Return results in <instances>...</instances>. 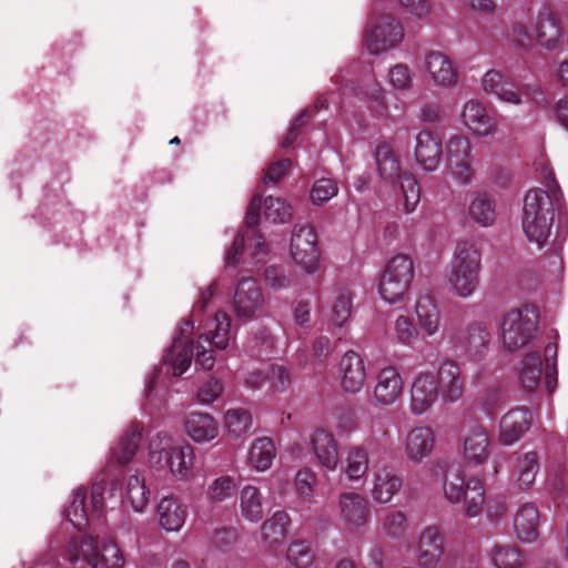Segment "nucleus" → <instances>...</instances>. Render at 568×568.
<instances>
[{"label": "nucleus", "instance_id": "58", "mask_svg": "<svg viewBox=\"0 0 568 568\" xmlns=\"http://www.w3.org/2000/svg\"><path fill=\"white\" fill-rule=\"evenodd\" d=\"M447 160L457 161L471 156V146L469 140L460 134L452 135L446 142Z\"/></svg>", "mask_w": 568, "mask_h": 568}, {"label": "nucleus", "instance_id": "48", "mask_svg": "<svg viewBox=\"0 0 568 568\" xmlns=\"http://www.w3.org/2000/svg\"><path fill=\"white\" fill-rule=\"evenodd\" d=\"M539 469L537 455L526 453L516 459L514 473L517 477V484L520 488H529L537 476Z\"/></svg>", "mask_w": 568, "mask_h": 568}, {"label": "nucleus", "instance_id": "38", "mask_svg": "<svg viewBox=\"0 0 568 568\" xmlns=\"http://www.w3.org/2000/svg\"><path fill=\"white\" fill-rule=\"evenodd\" d=\"M240 511L244 519L257 523L263 518V496L255 486H244L240 493Z\"/></svg>", "mask_w": 568, "mask_h": 568}, {"label": "nucleus", "instance_id": "49", "mask_svg": "<svg viewBox=\"0 0 568 568\" xmlns=\"http://www.w3.org/2000/svg\"><path fill=\"white\" fill-rule=\"evenodd\" d=\"M539 88L534 84H516L513 81L503 90L501 94L497 99L501 103L510 105H520L529 101V99L539 94Z\"/></svg>", "mask_w": 568, "mask_h": 568}, {"label": "nucleus", "instance_id": "61", "mask_svg": "<svg viewBox=\"0 0 568 568\" xmlns=\"http://www.w3.org/2000/svg\"><path fill=\"white\" fill-rule=\"evenodd\" d=\"M212 545L220 550L232 549L237 542V532L234 528H217L211 537Z\"/></svg>", "mask_w": 568, "mask_h": 568}, {"label": "nucleus", "instance_id": "19", "mask_svg": "<svg viewBox=\"0 0 568 568\" xmlns=\"http://www.w3.org/2000/svg\"><path fill=\"white\" fill-rule=\"evenodd\" d=\"M404 454L414 465L426 460L435 447V434L429 426L412 428L403 439Z\"/></svg>", "mask_w": 568, "mask_h": 568}, {"label": "nucleus", "instance_id": "44", "mask_svg": "<svg viewBox=\"0 0 568 568\" xmlns=\"http://www.w3.org/2000/svg\"><path fill=\"white\" fill-rule=\"evenodd\" d=\"M149 501V491L146 490L143 477L132 475L128 478L122 503L130 505L132 509L140 513Z\"/></svg>", "mask_w": 568, "mask_h": 568}, {"label": "nucleus", "instance_id": "15", "mask_svg": "<svg viewBox=\"0 0 568 568\" xmlns=\"http://www.w3.org/2000/svg\"><path fill=\"white\" fill-rule=\"evenodd\" d=\"M439 397L434 373L422 371L414 375L409 387L410 412L420 416L427 413Z\"/></svg>", "mask_w": 568, "mask_h": 568}, {"label": "nucleus", "instance_id": "2", "mask_svg": "<svg viewBox=\"0 0 568 568\" xmlns=\"http://www.w3.org/2000/svg\"><path fill=\"white\" fill-rule=\"evenodd\" d=\"M149 465L156 471H168L178 481H190L196 462L190 444H178L166 433H158L149 443Z\"/></svg>", "mask_w": 568, "mask_h": 568}, {"label": "nucleus", "instance_id": "6", "mask_svg": "<svg viewBox=\"0 0 568 568\" xmlns=\"http://www.w3.org/2000/svg\"><path fill=\"white\" fill-rule=\"evenodd\" d=\"M414 280L413 261L404 254L390 257L379 277L378 294L388 304L402 303Z\"/></svg>", "mask_w": 568, "mask_h": 568}, {"label": "nucleus", "instance_id": "20", "mask_svg": "<svg viewBox=\"0 0 568 568\" xmlns=\"http://www.w3.org/2000/svg\"><path fill=\"white\" fill-rule=\"evenodd\" d=\"M339 384L348 394L359 393L367 379L365 362L362 356L353 351L345 353L339 362Z\"/></svg>", "mask_w": 568, "mask_h": 568}, {"label": "nucleus", "instance_id": "9", "mask_svg": "<svg viewBox=\"0 0 568 568\" xmlns=\"http://www.w3.org/2000/svg\"><path fill=\"white\" fill-rule=\"evenodd\" d=\"M79 555L91 568H125V557L118 544L110 538L82 536Z\"/></svg>", "mask_w": 568, "mask_h": 568}, {"label": "nucleus", "instance_id": "23", "mask_svg": "<svg viewBox=\"0 0 568 568\" xmlns=\"http://www.w3.org/2000/svg\"><path fill=\"white\" fill-rule=\"evenodd\" d=\"M156 521L166 532L180 531L187 518V506L179 497L169 495L163 497L156 506Z\"/></svg>", "mask_w": 568, "mask_h": 568}, {"label": "nucleus", "instance_id": "59", "mask_svg": "<svg viewBox=\"0 0 568 568\" xmlns=\"http://www.w3.org/2000/svg\"><path fill=\"white\" fill-rule=\"evenodd\" d=\"M222 393L223 386L221 382L211 377L201 384L196 394V399L202 405H211L222 395Z\"/></svg>", "mask_w": 568, "mask_h": 568}, {"label": "nucleus", "instance_id": "46", "mask_svg": "<svg viewBox=\"0 0 568 568\" xmlns=\"http://www.w3.org/2000/svg\"><path fill=\"white\" fill-rule=\"evenodd\" d=\"M489 557L495 568H521L524 565L520 550L510 544L495 545Z\"/></svg>", "mask_w": 568, "mask_h": 568}, {"label": "nucleus", "instance_id": "63", "mask_svg": "<svg viewBox=\"0 0 568 568\" xmlns=\"http://www.w3.org/2000/svg\"><path fill=\"white\" fill-rule=\"evenodd\" d=\"M546 364H545V383L548 392H552L556 385V357L557 346L548 344L545 349Z\"/></svg>", "mask_w": 568, "mask_h": 568}, {"label": "nucleus", "instance_id": "4", "mask_svg": "<svg viewBox=\"0 0 568 568\" xmlns=\"http://www.w3.org/2000/svg\"><path fill=\"white\" fill-rule=\"evenodd\" d=\"M375 162L382 180L390 183L395 180L399 181L402 210L405 214H412L420 201V191L415 176L409 172H402L400 162L387 143L377 146Z\"/></svg>", "mask_w": 568, "mask_h": 568}, {"label": "nucleus", "instance_id": "1", "mask_svg": "<svg viewBox=\"0 0 568 568\" xmlns=\"http://www.w3.org/2000/svg\"><path fill=\"white\" fill-rule=\"evenodd\" d=\"M564 205L562 193L554 183L549 191L529 190L524 199L521 226L528 241L541 247L549 239L555 220V211Z\"/></svg>", "mask_w": 568, "mask_h": 568}, {"label": "nucleus", "instance_id": "55", "mask_svg": "<svg viewBox=\"0 0 568 568\" xmlns=\"http://www.w3.org/2000/svg\"><path fill=\"white\" fill-rule=\"evenodd\" d=\"M511 80L499 70H488L481 79V89L486 94L499 98Z\"/></svg>", "mask_w": 568, "mask_h": 568}, {"label": "nucleus", "instance_id": "35", "mask_svg": "<svg viewBox=\"0 0 568 568\" xmlns=\"http://www.w3.org/2000/svg\"><path fill=\"white\" fill-rule=\"evenodd\" d=\"M143 428L139 424H132L120 438L116 446L111 449L110 462L120 466L129 464L138 452Z\"/></svg>", "mask_w": 568, "mask_h": 568}, {"label": "nucleus", "instance_id": "10", "mask_svg": "<svg viewBox=\"0 0 568 568\" xmlns=\"http://www.w3.org/2000/svg\"><path fill=\"white\" fill-rule=\"evenodd\" d=\"M290 255L294 266L304 274H314L320 270L321 253L314 227L303 225L294 227Z\"/></svg>", "mask_w": 568, "mask_h": 568}, {"label": "nucleus", "instance_id": "43", "mask_svg": "<svg viewBox=\"0 0 568 568\" xmlns=\"http://www.w3.org/2000/svg\"><path fill=\"white\" fill-rule=\"evenodd\" d=\"M237 484L234 477L221 475L206 487L205 497L211 504H221L235 496Z\"/></svg>", "mask_w": 568, "mask_h": 568}, {"label": "nucleus", "instance_id": "47", "mask_svg": "<svg viewBox=\"0 0 568 568\" xmlns=\"http://www.w3.org/2000/svg\"><path fill=\"white\" fill-rule=\"evenodd\" d=\"M542 362L538 354L530 353L525 356L519 368V383L527 392L534 390L541 376Z\"/></svg>", "mask_w": 568, "mask_h": 568}, {"label": "nucleus", "instance_id": "42", "mask_svg": "<svg viewBox=\"0 0 568 568\" xmlns=\"http://www.w3.org/2000/svg\"><path fill=\"white\" fill-rule=\"evenodd\" d=\"M285 557L291 568H312L316 561V554L312 545L300 539L288 544Z\"/></svg>", "mask_w": 568, "mask_h": 568}, {"label": "nucleus", "instance_id": "14", "mask_svg": "<svg viewBox=\"0 0 568 568\" xmlns=\"http://www.w3.org/2000/svg\"><path fill=\"white\" fill-rule=\"evenodd\" d=\"M459 120L462 124L477 138L493 136L498 131V120L491 115L484 102L469 99L464 102Z\"/></svg>", "mask_w": 568, "mask_h": 568}, {"label": "nucleus", "instance_id": "25", "mask_svg": "<svg viewBox=\"0 0 568 568\" xmlns=\"http://www.w3.org/2000/svg\"><path fill=\"white\" fill-rule=\"evenodd\" d=\"M403 395V379L395 367L382 368L376 376L373 396L381 406H389L400 399Z\"/></svg>", "mask_w": 568, "mask_h": 568}, {"label": "nucleus", "instance_id": "24", "mask_svg": "<svg viewBox=\"0 0 568 568\" xmlns=\"http://www.w3.org/2000/svg\"><path fill=\"white\" fill-rule=\"evenodd\" d=\"M183 430L195 444H206L220 435L217 420L209 413L192 412L183 418Z\"/></svg>", "mask_w": 568, "mask_h": 568}, {"label": "nucleus", "instance_id": "22", "mask_svg": "<svg viewBox=\"0 0 568 568\" xmlns=\"http://www.w3.org/2000/svg\"><path fill=\"white\" fill-rule=\"evenodd\" d=\"M444 541L435 527L425 528L416 545V562L418 568H437L444 556Z\"/></svg>", "mask_w": 568, "mask_h": 568}, {"label": "nucleus", "instance_id": "18", "mask_svg": "<svg viewBox=\"0 0 568 568\" xmlns=\"http://www.w3.org/2000/svg\"><path fill=\"white\" fill-rule=\"evenodd\" d=\"M463 456L466 463L483 465L489 456V437L487 429L479 424H471L462 434Z\"/></svg>", "mask_w": 568, "mask_h": 568}, {"label": "nucleus", "instance_id": "5", "mask_svg": "<svg viewBox=\"0 0 568 568\" xmlns=\"http://www.w3.org/2000/svg\"><path fill=\"white\" fill-rule=\"evenodd\" d=\"M234 338L232 318L227 313L217 312L213 318L207 321L205 333L197 341L195 347V363L205 371L215 365V351L225 349Z\"/></svg>", "mask_w": 568, "mask_h": 568}, {"label": "nucleus", "instance_id": "53", "mask_svg": "<svg viewBox=\"0 0 568 568\" xmlns=\"http://www.w3.org/2000/svg\"><path fill=\"white\" fill-rule=\"evenodd\" d=\"M338 193L337 182L331 178L316 180L310 191V197L314 205H324Z\"/></svg>", "mask_w": 568, "mask_h": 568}, {"label": "nucleus", "instance_id": "34", "mask_svg": "<svg viewBox=\"0 0 568 568\" xmlns=\"http://www.w3.org/2000/svg\"><path fill=\"white\" fill-rule=\"evenodd\" d=\"M415 314L419 329L425 336L430 337L438 333L440 314L433 296H420L416 302Z\"/></svg>", "mask_w": 568, "mask_h": 568}, {"label": "nucleus", "instance_id": "52", "mask_svg": "<svg viewBox=\"0 0 568 568\" xmlns=\"http://www.w3.org/2000/svg\"><path fill=\"white\" fill-rule=\"evenodd\" d=\"M393 334L395 339L407 346H412L419 339V329L413 320L406 315H399L394 322Z\"/></svg>", "mask_w": 568, "mask_h": 568}, {"label": "nucleus", "instance_id": "21", "mask_svg": "<svg viewBox=\"0 0 568 568\" xmlns=\"http://www.w3.org/2000/svg\"><path fill=\"white\" fill-rule=\"evenodd\" d=\"M443 142L442 138L430 131L422 130L416 135V145L414 156L417 164L425 171H435L442 160Z\"/></svg>", "mask_w": 568, "mask_h": 568}, {"label": "nucleus", "instance_id": "30", "mask_svg": "<svg viewBox=\"0 0 568 568\" xmlns=\"http://www.w3.org/2000/svg\"><path fill=\"white\" fill-rule=\"evenodd\" d=\"M310 446L323 468L329 471L337 469L339 465L338 447L334 436L328 430L315 429L311 435Z\"/></svg>", "mask_w": 568, "mask_h": 568}, {"label": "nucleus", "instance_id": "40", "mask_svg": "<svg viewBox=\"0 0 568 568\" xmlns=\"http://www.w3.org/2000/svg\"><path fill=\"white\" fill-rule=\"evenodd\" d=\"M369 465V456L361 446H349L344 459V474L352 481L365 478Z\"/></svg>", "mask_w": 568, "mask_h": 568}, {"label": "nucleus", "instance_id": "32", "mask_svg": "<svg viewBox=\"0 0 568 568\" xmlns=\"http://www.w3.org/2000/svg\"><path fill=\"white\" fill-rule=\"evenodd\" d=\"M538 43L548 51L564 44L565 33L559 20L550 12L540 13L536 27Z\"/></svg>", "mask_w": 568, "mask_h": 568}, {"label": "nucleus", "instance_id": "36", "mask_svg": "<svg viewBox=\"0 0 568 568\" xmlns=\"http://www.w3.org/2000/svg\"><path fill=\"white\" fill-rule=\"evenodd\" d=\"M246 240L248 241V247L252 251V255L257 260V262H261L262 258L266 255L267 247L260 234H256L253 231L248 233L240 232L226 252V265H235L237 263L239 256L242 253V248Z\"/></svg>", "mask_w": 568, "mask_h": 568}, {"label": "nucleus", "instance_id": "51", "mask_svg": "<svg viewBox=\"0 0 568 568\" xmlns=\"http://www.w3.org/2000/svg\"><path fill=\"white\" fill-rule=\"evenodd\" d=\"M87 494L84 488H78L73 494V499L67 510L69 521L79 530L83 529L89 520V511L85 505Z\"/></svg>", "mask_w": 568, "mask_h": 568}, {"label": "nucleus", "instance_id": "31", "mask_svg": "<svg viewBox=\"0 0 568 568\" xmlns=\"http://www.w3.org/2000/svg\"><path fill=\"white\" fill-rule=\"evenodd\" d=\"M291 518L284 511H277L267 518L260 528L261 542L266 549H276L288 536Z\"/></svg>", "mask_w": 568, "mask_h": 568}, {"label": "nucleus", "instance_id": "50", "mask_svg": "<svg viewBox=\"0 0 568 568\" xmlns=\"http://www.w3.org/2000/svg\"><path fill=\"white\" fill-rule=\"evenodd\" d=\"M263 214L272 223H286L291 221L293 210L282 197L270 195L263 202Z\"/></svg>", "mask_w": 568, "mask_h": 568}, {"label": "nucleus", "instance_id": "37", "mask_svg": "<svg viewBox=\"0 0 568 568\" xmlns=\"http://www.w3.org/2000/svg\"><path fill=\"white\" fill-rule=\"evenodd\" d=\"M277 455L274 442L267 437L255 439L248 448V465L256 471H266L273 465Z\"/></svg>", "mask_w": 568, "mask_h": 568}, {"label": "nucleus", "instance_id": "56", "mask_svg": "<svg viewBox=\"0 0 568 568\" xmlns=\"http://www.w3.org/2000/svg\"><path fill=\"white\" fill-rule=\"evenodd\" d=\"M265 379L273 393H284L291 385L290 372L282 365L270 366L265 373Z\"/></svg>", "mask_w": 568, "mask_h": 568}, {"label": "nucleus", "instance_id": "45", "mask_svg": "<svg viewBox=\"0 0 568 568\" xmlns=\"http://www.w3.org/2000/svg\"><path fill=\"white\" fill-rule=\"evenodd\" d=\"M223 425L231 437L241 438L252 426V415L244 408H230L223 415Z\"/></svg>", "mask_w": 568, "mask_h": 568}, {"label": "nucleus", "instance_id": "16", "mask_svg": "<svg viewBox=\"0 0 568 568\" xmlns=\"http://www.w3.org/2000/svg\"><path fill=\"white\" fill-rule=\"evenodd\" d=\"M193 331V323L191 321H183L181 327L173 338L171 347L164 355V363L170 365L172 373L180 376L186 372L195 358V353L191 348V334Z\"/></svg>", "mask_w": 568, "mask_h": 568}, {"label": "nucleus", "instance_id": "57", "mask_svg": "<svg viewBox=\"0 0 568 568\" xmlns=\"http://www.w3.org/2000/svg\"><path fill=\"white\" fill-rule=\"evenodd\" d=\"M317 483V477L311 468H303L295 475L294 487L296 494L305 500H310L313 496L314 488Z\"/></svg>", "mask_w": 568, "mask_h": 568}, {"label": "nucleus", "instance_id": "29", "mask_svg": "<svg viewBox=\"0 0 568 568\" xmlns=\"http://www.w3.org/2000/svg\"><path fill=\"white\" fill-rule=\"evenodd\" d=\"M434 375L438 385V394L445 402L454 403L463 397L462 371L456 363L452 361L442 363Z\"/></svg>", "mask_w": 568, "mask_h": 568}, {"label": "nucleus", "instance_id": "60", "mask_svg": "<svg viewBox=\"0 0 568 568\" xmlns=\"http://www.w3.org/2000/svg\"><path fill=\"white\" fill-rule=\"evenodd\" d=\"M385 532L392 538H398L407 528V519L400 511L389 513L383 523Z\"/></svg>", "mask_w": 568, "mask_h": 568}, {"label": "nucleus", "instance_id": "11", "mask_svg": "<svg viewBox=\"0 0 568 568\" xmlns=\"http://www.w3.org/2000/svg\"><path fill=\"white\" fill-rule=\"evenodd\" d=\"M338 515L344 530L363 534L369 523L371 506L358 493H343L338 496Z\"/></svg>", "mask_w": 568, "mask_h": 568}, {"label": "nucleus", "instance_id": "3", "mask_svg": "<svg viewBox=\"0 0 568 568\" xmlns=\"http://www.w3.org/2000/svg\"><path fill=\"white\" fill-rule=\"evenodd\" d=\"M481 255L475 244L459 242L448 264L446 281L449 291L464 300L469 298L478 288Z\"/></svg>", "mask_w": 568, "mask_h": 568}, {"label": "nucleus", "instance_id": "33", "mask_svg": "<svg viewBox=\"0 0 568 568\" xmlns=\"http://www.w3.org/2000/svg\"><path fill=\"white\" fill-rule=\"evenodd\" d=\"M490 339L488 327L483 323H474L465 329L462 343L466 354L479 361L487 354Z\"/></svg>", "mask_w": 568, "mask_h": 568}, {"label": "nucleus", "instance_id": "26", "mask_svg": "<svg viewBox=\"0 0 568 568\" xmlns=\"http://www.w3.org/2000/svg\"><path fill=\"white\" fill-rule=\"evenodd\" d=\"M402 486L403 480L400 476L392 467H377L372 476L371 497L376 504H388L402 489Z\"/></svg>", "mask_w": 568, "mask_h": 568}, {"label": "nucleus", "instance_id": "39", "mask_svg": "<svg viewBox=\"0 0 568 568\" xmlns=\"http://www.w3.org/2000/svg\"><path fill=\"white\" fill-rule=\"evenodd\" d=\"M353 296L347 287H337L334 292L327 321L331 326L341 327L349 318L352 313Z\"/></svg>", "mask_w": 568, "mask_h": 568}, {"label": "nucleus", "instance_id": "17", "mask_svg": "<svg viewBox=\"0 0 568 568\" xmlns=\"http://www.w3.org/2000/svg\"><path fill=\"white\" fill-rule=\"evenodd\" d=\"M264 305V294L253 277L241 278L235 287L233 308L237 317L251 320Z\"/></svg>", "mask_w": 568, "mask_h": 568}, {"label": "nucleus", "instance_id": "54", "mask_svg": "<svg viewBox=\"0 0 568 568\" xmlns=\"http://www.w3.org/2000/svg\"><path fill=\"white\" fill-rule=\"evenodd\" d=\"M388 81L396 91H409L413 88V72L407 64L397 63L388 71Z\"/></svg>", "mask_w": 568, "mask_h": 568}, {"label": "nucleus", "instance_id": "27", "mask_svg": "<svg viewBox=\"0 0 568 568\" xmlns=\"http://www.w3.org/2000/svg\"><path fill=\"white\" fill-rule=\"evenodd\" d=\"M513 527L520 542L537 541L541 527V517L537 507L529 503L520 505L514 515Z\"/></svg>", "mask_w": 568, "mask_h": 568}, {"label": "nucleus", "instance_id": "62", "mask_svg": "<svg viewBox=\"0 0 568 568\" xmlns=\"http://www.w3.org/2000/svg\"><path fill=\"white\" fill-rule=\"evenodd\" d=\"M264 282L267 287L274 291L286 288L291 284L290 277L281 267L270 266L264 272Z\"/></svg>", "mask_w": 568, "mask_h": 568}, {"label": "nucleus", "instance_id": "13", "mask_svg": "<svg viewBox=\"0 0 568 568\" xmlns=\"http://www.w3.org/2000/svg\"><path fill=\"white\" fill-rule=\"evenodd\" d=\"M423 69L436 88L454 89L459 82L457 64L443 51H427L423 58Z\"/></svg>", "mask_w": 568, "mask_h": 568}, {"label": "nucleus", "instance_id": "7", "mask_svg": "<svg viewBox=\"0 0 568 568\" xmlns=\"http://www.w3.org/2000/svg\"><path fill=\"white\" fill-rule=\"evenodd\" d=\"M537 331L538 315L532 307L511 310L501 321V344L510 352L521 349L536 338Z\"/></svg>", "mask_w": 568, "mask_h": 568}, {"label": "nucleus", "instance_id": "8", "mask_svg": "<svg viewBox=\"0 0 568 568\" xmlns=\"http://www.w3.org/2000/svg\"><path fill=\"white\" fill-rule=\"evenodd\" d=\"M445 497L450 503H464L465 513L469 517L478 516L485 503L483 481L470 478L465 483L462 470L452 468L447 471L444 483Z\"/></svg>", "mask_w": 568, "mask_h": 568}, {"label": "nucleus", "instance_id": "41", "mask_svg": "<svg viewBox=\"0 0 568 568\" xmlns=\"http://www.w3.org/2000/svg\"><path fill=\"white\" fill-rule=\"evenodd\" d=\"M469 215L480 226L493 225L497 217L495 201L485 193L476 194L469 204Z\"/></svg>", "mask_w": 568, "mask_h": 568}, {"label": "nucleus", "instance_id": "12", "mask_svg": "<svg viewBox=\"0 0 568 568\" xmlns=\"http://www.w3.org/2000/svg\"><path fill=\"white\" fill-rule=\"evenodd\" d=\"M404 39L399 22L390 17L378 18L365 32L364 44L372 54H379L397 47Z\"/></svg>", "mask_w": 568, "mask_h": 568}, {"label": "nucleus", "instance_id": "64", "mask_svg": "<svg viewBox=\"0 0 568 568\" xmlns=\"http://www.w3.org/2000/svg\"><path fill=\"white\" fill-rule=\"evenodd\" d=\"M507 37L519 49L528 48L531 41L527 27L519 22L509 27Z\"/></svg>", "mask_w": 568, "mask_h": 568}, {"label": "nucleus", "instance_id": "28", "mask_svg": "<svg viewBox=\"0 0 568 568\" xmlns=\"http://www.w3.org/2000/svg\"><path fill=\"white\" fill-rule=\"evenodd\" d=\"M531 424L530 410L526 407H517L508 410L499 423V440L505 446H510L521 438Z\"/></svg>", "mask_w": 568, "mask_h": 568}]
</instances>
